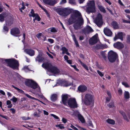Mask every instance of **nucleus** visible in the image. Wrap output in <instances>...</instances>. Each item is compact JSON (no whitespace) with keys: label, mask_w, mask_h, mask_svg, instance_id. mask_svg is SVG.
Instances as JSON below:
<instances>
[{"label":"nucleus","mask_w":130,"mask_h":130,"mask_svg":"<svg viewBox=\"0 0 130 130\" xmlns=\"http://www.w3.org/2000/svg\"><path fill=\"white\" fill-rule=\"evenodd\" d=\"M50 0H43V2L45 4L49 5Z\"/></svg>","instance_id":"nucleus-53"},{"label":"nucleus","mask_w":130,"mask_h":130,"mask_svg":"<svg viewBox=\"0 0 130 130\" xmlns=\"http://www.w3.org/2000/svg\"><path fill=\"white\" fill-rule=\"evenodd\" d=\"M51 99L53 102L55 101L57 99V95L56 94H53L51 96Z\"/></svg>","instance_id":"nucleus-26"},{"label":"nucleus","mask_w":130,"mask_h":130,"mask_svg":"<svg viewBox=\"0 0 130 130\" xmlns=\"http://www.w3.org/2000/svg\"><path fill=\"white\" fill-rule=\"evenodd\" d=\"M98 34H96L89 40V43L90 44L93 45L96 43L98 41Z\"/></svg>","instance_id":"nucleus-13"},{"label":"nucleus","mask_w":130,"mask_h":130,"mask_svg":"<svg viewBox=\"0 0 130 130\" xmlns=\"http://www.w3.org/2000/svg\"><path fill=\"white\" fill-rule=\"evenodd\" d=\"M124 97L126 100H127L130 98V94L129 92L125 91L123 93Z\"/></svg>","instance_id":"nucleus-24"},{"label":"nucleus","mask_w":130,"mask_h":130,"mask_svg":"<svg viewBox=\"0 0 130 130\" xmlns=\"http://www.w3.org/2000/svg\"><path fill=\"white\" fill-rule=\"evenodd\" d=\"M71 66L73 68L75 69V70L76 71H78L79 70L77 68L76 66Z\"/></svg>","instance_id":"nucleus-59"},{"label":"nucleus","mask_w":130,"mask_h":130,"mask_svg":"<svg viewBox=\"0 0 130 130\" xmlns=\"http://www.w3.org/2000/svg\"><path fill=\"white\" fill-rule=\"evenodd\" d=\"M77 112V116L78 118L79 119L82 123H84L85 122V119L83 117L79 114V112L78 111H76L75 112Z\"/></svg>","instance_id":"nucleus-22"},{"label":"nucleus","mask_w":130,"mask_h":130,"mask_svg":"<svg viewBox=\"0 0 130 130\" xmlns=\"http://www.w3.org/2000/svg\"><path fill=\"white\" fill-rule=\"evenodd\" d=\"M129 58V57L128 56H127V57L126 58H124V60L123 61L124 62H127L128 61V59Z\"/></svg>","instance_id":"nucleus-55"},{"label":"nucleus","mask_w":130,"mask_h":130,"mask_svg":"<svg viewBox=\"0 0 130 130\" xmlns=\"http://www.w3.org/2000/svg\"><path fill=\"white\" fill-rule=\"evenodd\" d=\"M10 33L12 35L16 37H18V35L20 33V31L19 29L17 28H14L11 30Z\"/></svg>","instance_id":"nucleus-15"},{"label":"nucleus","mask_w":130,"mask_h":130,"mask_svg":"<svg viewBox=\"0 0 130 130\" xmlns=\"http://www.w3.org/2000/svg\"><path fill=\"white\" fill-rule=\"evenodd\" d=\"M72 37L73 38V41L75 43L76 47H79V45L78 43V42L75 38V36L74 34H73L72 35Z\"/></svg>","instance_id":"nucleus-29"},{"label":"nucleus","mask_w":130,"mask_h":130,"mask_svg":"<svg viewBox=\"0 0 130 130\" xmlns=\"http://www.w3.org/2000/svg\"><path fill=\"white\" fill-rule=\"evenodd\" d=\"M48 31L49 33H51V32H56L58 31V29L54 27H52L48 28Z\"/></svg>","instance_id":"nucleus-27"},{"label":"nucleus","mask_w":130,"mask_h":130,"mask_svg":"<svg viewBox=\"0 0 130 130\" xmlns=\"http://www.w3.org/2000/svg\"><path fill=\"white\" fill-rule=\"evenodd\" d=\"M114 47L118 49H121L123 48L124 45L122 43L118 42L113 44Z\"/></svg>","instance_id":"nucleus-18"},{"label":"nucleus","mask_w":130,"mask_h":130,"mask_svg":"<svg viewBox=\"0 0 130 130\" xmlns=\"http://www.w3.org/2000/svg\"><path fill=\"white\" fill-rule=\"evenodd\" d=\"M30 13H31V14H29V15L30 17H33L34 16V15H35V14L34 13V10L33 9H32L31 10V11L30 12Z\"/></svg>","instance_id":"nucleus-44"},{"label":"nucleus","mask_w":130,"mask_h":130,"mask_svg":"<svg viewBox=\"0 0 130 130\" xmlns=\"http://www.w3.org/2000/svg\"><path fill=\"white\" fill-rule=\"evenodd\" d=\"M24 51L31 56H32L35 55V51L31 49H26L24 50Z\"/></svg>","instance_id":"nucleus-17"},{"label":"nucleus","mask_w":130,"mask_h":130,"mask_svg":"<svg viewBox=\"0 0 130 130\" xmlns=\"http://www.w3.org/2000/svg\"><path fill=\"white\" fill-rule=\"evenodd\" d=\"M87 89V87L84 85H80L78 88V90L80 92H84Z\"/></svg>","instance_id":"nucleus-19"},{"label":"nucleus","mask_w":130,"mask_h":130,"mask_svg":"<svg viewBox=\"0 0 130 130\" xmlns=\"http://www.w3.org/2000/svg\"><path fill=\"white\" fill-rule=\"evenodd\" d=\"M82 17L80 13L78 11H76L72 14L68 20V24L70 25L75 23L79 19V17Z\"/></svg>","instance_id":"nucleus-4"},{"label":"nucleus","mask_w":130,"mask_h":130,"mask_svg":"<svg viewBox=\"0 0 130 130\" xmlns=\"http://www.w3.org/2000/svg\"><path fill=\"white\" fill-rule=\"evenodd\" d=\"M44 58L42 56L40 55H38L36 58V61L40 62H41L44 60Z\"/></svg>","instance_id":"nucleus-23"},{"label":"nucleus","mask_w":130,"mask_h":130,"mask_svg":"<svg viewBox=\"0 0 130 130\" xmlns=\"http://www.w3.org/2000/svg\"><path fill=\"white\" fill-rule=\"evenodd\" d=\"M43 10L45 12L46 14L47 15V16L48 17H50V15L48 13L47 10L45 9H43Z\"/></svg>","instance_id":"nucleus-60"},{"label":"nucleus","mask_w":130,"mask_h":130,"mask_svg":"<svg viewBox=\"0 0 130 130\" xmlns=\"http://www.w3.org/2000/svg\"><path fill=\"white\" fill-rule=\"evenodd\" d=\"M101 56L103 57L104 59H106V56L105 55V54L104 52H101Z\"/></svg>","instance_id":"nucleus-40"},{"label":"nucleus","mask_w":130,"mask_h":130,"mask_svg":"<svg viewBox=\"0 0 130 130\" xmlns=\"http://www.w3.org/2000/svg\"><path fill=\"white\" fill-rule=\"evenodd\" d=\"M10 100L12 101L13 102H16L17 100V99L14 96H13L12 99H10Z\"/></svg>","instance_id":"nucleus-43"},{"label":"nucleus","mask_w":130,"mask_h":130,"mask_svg":"<svg viewBox=\"0 0 130 130\" xmlns=\"http://www.w3.org/2000/svg\"><path fill=\"white\" fill-rule=\"evenodd\" d=\"M62 121L64 123H66L67 122V120L66 119H65L64 118H62Z\"/></svg>","instance_id":"nucleus-64"},{"label":"nucleus","mask_w":130,"mask_h":130,"mask_svg":"<svg viewBox=\"0 0 130 130\" xmlns=\"http://www.w3.org/2000/svg\"><path fill=\"white\" fill-rule=\"evenodd\" d=\"M117 56V54L113 51H111L108 53L107 56L109 61L111 62H114L116 60Z\"/></svg>","instance_id":"nucleus-8"},{"label":"nucleus","mask_w":130,"mask_h":130,"mask_svg":"<svg viewBox=\"0 0 130 130\" xmlns=\"http://www.w3.org/2000/svg\"><path fill=\"white\" fill-rule=\"evenodd\" d=\"M97 73L101 77H102L104 76V74L99 70H98L97 71Z\"/></svg>","instance_id":"nucleus-47"},{"label":"nucleus","mask_w":130,"mask_h":130,"mask_svg":"<svg viewBox=\"0 0 130 130\" xmlns=\"http://www.w3.org/2000/svg\"><path fill=\"white\" fill-rule=\"evenodd\" d=\"M42 68L46 69L48 72L47 73L48 74V72H50L54 74H58L59 73L61 74L60 71L56 67L54 66H42Z\"/></svg>","instance_id":"nucleus-5"},{"label":"nucleus","mask_w":130,"mask_h":130,"mask_svg":"<svg viewBox=\"0 0 130 130\" xmlns=\"http://www.w3.org/2000/svg\"><path fill=\"white\" fill-rule=\"evenodd\" d=\"M122 85L124 86L126 88H128L129 87V86L128 83L125 81H123L122 82Z\"/></svg>","instance_id":"nucleus-37"},{"label":"nucleus","mask_w":130,"mask_h":130,"mask_svg":"<svg viewBox=\"0 0 130 130\" xmlns=\"http://www.w3.org/2000/svg\"><path fill=\"white\" fill-rule=\"evenodd\" d=\"M14 70H18L19 66H7Z\"/></svg>","instance_id":"nucleus-36"},{"label":"nucleus","mask_w":130,"mask_h":130,"mask_svg":"<svg viewBox=\"0 0 130 130\" xmlns=\"http://www.w3.org/2000/svg\"><path fill=\"white\" fill-rule=\"evenodd\" d=\"M35 17V18L33 19V21L34 22L36 20H37L38 21H40V18L39 16L36 13L35 15L34 16L32 17Z\"/></svg>","instance_id":"nucleus-30"},{"label":"nucleus","mask_w":130,"mask_h":130,"mask_svg":"<svg viewBox=\"0 0 130 130\" xmlns=\"http://www.w3.org/2000/svg\"><path fill=\"white\" fill-rule=\"evenodd\" d=\"M67 2L66 0H61L60 3V4H63Z\"/></svg>","instance_id":"nucleus-52"},{"label":"nucleus","mask_w":130,"mask_h":130,"mask_svg":"<svg viewBox=\"0 0 130 130\" xmlns=\"http://www.w3.org/2000/svg\"><path fill=\"white\" fill-rule=\"evenodd\" d=\"M79 19L74 24L73 27L74 29L76 30H78L81 29L82 26L84 23V20L82 17L79 18Z\"/></svg>","instance_id":"nucleus-9"},{"label":"nucleus","mask_w":130,"mask_h":130,"mask_svg":"<svg viewBox=\"0 0 130 130\" xmlns=\"http://www.w3.org/2000/svg\"><path fill=\"white\" fill-rule=\"evenodd\" d=\"M107 105L110 108H113L114 107V104L113 102H111L109 104H107Z\"/></svg>","instance_id":"nucleus-41"},{"label":"nucleus","mask_w":130,"mask_h":130,"mask_svg":"<svg viewBox=\"0 0 130 130\" xmlns=\"http://www.w3.org/2000/svg\"><path fill=\"white\" fill-rule=\"evenodd\" d=\"M70 127L74 129V130H79L77 128L75 127L74 126L72 125V124L70 125L69 126Z\"/></svg>","instance_id":"nucleus-50"},{"label":"nucleus","mask_w":130,"mask_h":130,"mask_svg":"<svg viewBox=\"0 0 130 130\" xmlns=\"http://www.w3.org/2000/svg\"><path fill=\"white\" fill-rule=\"evenodd\" d=\"M48 41L51 43H52L54 42V40L53 39H48Z\"/></svg>","instance_id":"nucleus-58"},{"label":"nucleus","mask_w":130,"mask_h":130,"mask_svg":"<svg viewBox=\"0 0 130 130\" xmlns=\"http://www.w3.org/2000/svg\"><path fill=\"white\" fill-rule=\"evenodd\" d=\"M55 126L56 127H59L61 129H64V128L63 125L62 124H57Z\"/></svg>","instance_id":"nucleus-39"},{"label":"nucleus","mask_w":130,"mask_h":130,"mask_svg":"<svg viewBox=\"0 0 130 130\" xmlns=\"http://www.w3.org/2000/svg\"><path fill=\"white\" fill-rule=\"evenodd\" d=\"M111 98V97H107L106 98V101H105L106 103H107L108 102H109Z\"/></svg>","instance_id":"nucleus-56"},{"label":"nucleus","mask_w":130,"mask_h":130,"mask_svg":"<svg viewBox=\"0 0 130 130\" xmlns=\"http://www.w3.org/2000/svg\"><path fill=\"white\" fill-rule=\"evenodd\" d=\"M72 83L70 82L65 80L59 79L57 81V84L64 87H68L71 86L72 84Z\"/></svg>","instance_id":"nucleus-12"},{"label":"nucleus","mask_w":130,"mask_h":130,"mask_svg":"<svg viewBox=\"0 0 130 130\" xmlns=\"http://www.w3.org/2000/svg\"><path fill=\"white\" fill-rule=\"evenodd\" d=\"M25 95L26 96H27L28 98H29L34 100H38L37 99H36L34 97H31L30 95L27 94H26Z\"/></svg>","instance_id":"nucleus-42"},{"label":"nucleus","mask_w":130,"mask_h":130,"mask_svg":"<svg viewBox=\"0 0 130 130\" xmlns=\"http://www.w3.org/2000/svg\"><path fill=\"white\" fill-rule=\"evenodd\" d=\"M25 84L27 86L30 87L34 89L37 88V91L32 92L34 94H38L39 96L41 98L45 99L44 96L41 94L40 92V87L37 83L31 79H26L25 81Z\"/></svg>","instance_id":"nucleus-1"},{"label":"nucleus","mask_w":130,"mask_h":130,"mask_svg":"<svg viewBox=\"0 0 130 130\" xmlns=\"http://www.w3.org/2000/svg\"><path fill=\"white\" fill-rule=\"evenodd\" d=\"M102 18V15L100 14L99 13L94 21L95 23L99 27H101L103 24Z\"/></svg>","instance_id":"nucleus-11"},{"label":"nucleus","mask_w":130,"mask_h":130,"mask_svg":"<svg viewBox=\"0 0 130 130\" xmlns=\"http://www.w3.org/2000/svg\"><path fill=\"white\" fill-rule=\"evenodd\" d=\"M51 116H52L54 117L56 119H59V120H58V121H59V118L57 116H56V115H55L52 114H51Z\"/></svg>","instance_id":"nucleus-48"},{"label":"nucleus","mask_w":130,"mask_h":130,"mask_svg":"<svg viewBox=\"0 0 130 130\" xmlns=\"http://www.w3.org/2000/svg\"><path fill=\"white\" fill-rule=\"evenodd\" d=\"M60 50H62V53L63 54H65L66 52L68 51V49L66 47L64 46L62 47L61 48Z\"/></svg>","instance_id":"nucleus-34"},{"label":"nucleus","mask_w":130,"mask_h":130,"mask_svg":"<svg viewBox=\"0 0 130 130\" xmlns=\"http://www.w3.org/2000/svg\"><path fill=\"white\" fill-rule=\"evenodd\" d=\"M7 16L6 14V13H3L0 14V21L3 22L4 20V18Z\"/></svg>","instance_id":"nucleus-25"},{"label":"nucleus","mask_w":130,"mask_h":130,"mask_svg":"<svg viewBox=\"0 0 130 130\" xmlns=\"http://www.w3.org/2000/svg\"><path fill=\"white\" fill-rule=\"evenodd\" d=\"M57 3V1L55 0H50L49 5L50 6H53Z\"/></svg>","instance_id":"nucleus-32"},{"label":"nucleus","mask_w":130,"mask_h":130,"mask_svg":"<svg viewBox=\"0 0 130 130\" xmlns=\"http://www.w3.org/2000/svg\"><path fill=\"white\" fill-rule=\"evenodd\" d=\"M17 91H18L19 92L21 93H23L24 92L22 90H21L19 88L18 89Z\"/></svg>","instance_id":"nucleus-63"},{"label":"nucleus","mask_w":130,"mask_h":130,"mask_svg":"<svg viewBox=\"0 0 130 130\" xmlns=\"http://www.w3.org/2000/svg\"><path fill=\"white\" fill-rule=\"evenodd\" d=\"M88 124L89 126H91L92 127H93V125L91 121H88Z\"/></svg>","instance_id":"nucleus-57"},{"label":"nucleus","mask_w":130,"mask_h":130,"mask_svg":"<svg viewBox=\"0 0 130 130\" xmlns=\"http://www.w3.org/2000/svg\"><path fill=\"white\" fill-rule=\"evenodd\" d=\"M93 96L90 94H86L84 98V102L85 104L87 105L93 104Z\"/></svg>","instance_id":"nucleus-7"},{"label":"nucleus","mask_w":130,"mask_h":130,"mask_svg":"<svg viewBox=\"0 0 130 130\" xmlns=\"http://www.w3.org/2000/svg\"><path fill=\"white\" fill-rule=\"evenodd\" d=\"M120 114L122 115L125 120H126L127 122L129 121L128 119L127 118L126 115L123 111L122 110H121L120 111Z\"/></svg>","instance_id":"nucleus-28"},{"label":"nucleus","mask_w":130,"mask_h":130,"mask_svg":"<svg viewBox=\"0 0 130 130\" xmlns=\"http://www.w3.org/2000/svg\"><path fill=\"white\" fill-rule=\"evenodd\" d=\"M34 116L37 117H40V115L37 112H34Z\"/></svg>","instance_id":"nucleus-51"},{"label":"nucleus","mask_w":130,"mask_h":130,"mask_svg":"<svg viewBox=\"0 0 130 130\" xmlns=\"http://www.w3.org/2000/svg\"><path fill=\"white\" fill-rule=\"evenodd\" d=\"M0 116L8 120L9 118L7 116H4L2 115L1 114H0Z\"/></svg>","instance_id":"nucleus-54"},{"label":"nucleus","mask_w":130,"mask_h":130,"mask_svg":"<svg viewBox=\"0 0 130 130\" xmlns=\"http://www.w3.org/2000/svg\"><path fill=\"white\" fill-rule=\"evenodd\" d=\"M106 48V46L103 45L96 44L95 46H94L92 47L93 49H103Z\"/></svg>","instance_id":"nucleus-21"},{"label":"nucleus","mask_w":130,"mask_h":130,"mask_svg":"<svg viewBox=\"0 0 130 130\" xmlns=\"http://www.w3.org/2000/svg\"><path fill=\"white\" fill-rule=\"evenodd\" d=\"M69 2L71 4H74L75 3V0H69Z\"/></svg>","instance_id":"nucleus-49"},{"label":"nucleus","mask_w":130,"mask_h":130,"mask_svg":"<svg viewBox=\"0 0 130 130\" xmlns=\"http://www.w3.org/2000/svg\"><path fill=\"white\" fill-rule=\"evenodd\" d=\"M21 118L23 120H27L30 119V118H29L28 117H21Z\"/></svg>","instance_id":"nucleus-46"},{"label":"nucleus","mask_w":130,"mask_h":130,"mask_svg":"<svg viewBox=\"0 0 130 130\" xmlns=\"http://www.w3.org/2000/svg\"><path fill=\"white\" fill-rule=\"evenodd\" d=\"M23 70L25 72H27L28 71H32L31 70H30L29 68L28 67V66H25L23 69Z\"/></svg>","instance_id":"nucleus-38"},{"label":"nucleus","mask_w":130,"mask_h":130,"mask_svg":"<svg viewBox=\"0 0 130 130\" xmlns=\"http://www.w3.org/2000/svg\"><path fill=\"white\" fill-rule=\"evenodd\" d=\"M10 110L11 111L12 113H14L15 112V110L13 108H11L10 109Z\"/></svg>","instance_id":"nucleus-61"},{"label":"nucleus","mask_w":130,"mask_h":130,"mask_svg":"<svg viewBox=\"0 0 130 130\" xmlns=\"http://www.w3.org/2000/svg\"><path fill=\"white\" fill-rule=\"evenodd\" d=\"M98 7L99 9L102 12L104 13H105L106 12L105 9L104 8V7L102 6L99 5H98Z\"/></svg>","instance_id":"nucleus-33"},{"label":"nucleus","mask_w":130,"mask_h":130,"mask_svg":"<svg viewBox=\"0 0 130 130\" xmlns=\"http://www.w3.org/2000/svg\"><path fill=\"white\" fill-rule=\"evenodd\" d=\"M111 25L114 28L117 29L118 27V25L116 22H112L111 23Z\"/></svg>","instance_id":"nucleus-31"},{"label":"nucleus","mask_w":130,"mask_h":130,"mask_svg":"<svg viewBox=\"0 0 130 130\" xmlns=\"http://www.w3.org/2000/svg\"><path fill=\"white\" fill-rule=\"evenodd\" d=\"M2 60L3 62H5L8 64H13L14 65H19V63L18 61L13 58L5 59H2Z\"/></svg>","instance_id":"nucleus-10"},{"label":"nucleus","mask_w":130,"mask_h":130,"mask_svg":"<svg viewBox=\"0 0 130 130\" xmlns=\"http://www.w3.org/2000/svg\"><path fill=\"white\" fill-rule=\"evenodd\" d=\"M123 34L122 32H120L118 33L117 35H116L115 37L114 38L115 41H116V40L118 39H119L121 40H123Z\"/></svg>","instance_id":"nucleus-20"},{"label":"nucleus","mask_w":130,"mask_h":130,"mask_svg":"<svg viewBox=\"0 0 130 130\" xmlns=\"http://www.w3.org/2000/svg\"><path fill=\"white\" fill-rule=\"evenodd\" d=\"M56 12L62 17H66L71 12L70 9L64 7L59 8L56 9Z\"/></svg>","instance_id":"nucleus-3"},{"label":"nucleus","mask_w":130,"mask_h":130,"mask_svg":"<svg viewBox=\"0 0 130 130\" xmlns=\"http://www.w3.org/2000/svg\"><path fill=\"white\" fill-rule=\"evenodd\" d=\"M42 34L41 33L38 34L36 36L38 38H40V37L41 36Z\"/></svg>","instance_id":"nucleus-62"},{"label":"nucleus","mask_w":130,"mask_h":130,"mask_svg":"<svg viewBox=\"0 0 130 130\" xmlns=\"http://www.w3.org/2000/svg\"><path fill=\"white\" fill-rule=\"evenodd\" d=\"M106 121L108 123L113 125L115 124V121L113 120L108 119Z\"/></svg>","instance_id":"nucleus-35"},{"label":"nucleus","mask_w":130,"mask_h":130,"mask_svg":"<svg viewBox=\"0 0 130 130\" xmlns=\"http://www.w3.org/2000/svg\"><path fill=\"white\" fill-rule=\"evenodd\" d=\"M86 7V11L88 13H93L96 11L94 2L93 1H90L87 3Z\"/></svg>","instance_id":"nucleus-6"},{"label":"nucleus","mask_w":130,"mask_h":130,"mask_svg":"<svg viewBox=\"0 0 130 130\" xmlns=\"http://www.w3.org/2000/svg\"><path fill=\"white\" fill-rule=\"evenodd\" d=\"M62 102L65 105H67V103L69 107L71 108H76L78 104L76 99L74 98H70L68 99V97L67 95H63Z\"/></svg>","instance_id":"nucleus-2"},{"label":"nucleus","mask_w":130,"mask_h":130,"mask_svg":"<svg viewBox=\"0 0 130 130\" xmlns=\"http://www.w3.org/2000/svg\"><path fill=\"white\" fill-rule=\"evenodd\" d=\"M82 31L85 35H86L90 33L93 32V30L90 26H87L82 30Z\"/></svg>","instance_id":"nucleus-14"},{"label":"nucleus","mask_w":130,"mask_h":130,"mask_svg":"<svg viewBox=\"0 0 130 130\" xmlns=\"http://www.w3.org/2000/svg\"><path fill=\"white\" fill-rule=\"evenodd\" d=\"M118 92L119 95H121L122 94V91L121 88H119L118 90Z\"/></svg>","instance_id":"nucleus-45"},{"label":"nucleus","mask_w":130,"mask_h":130,"mask_svg":"<svg viewBox=\"0 0 130 130\" xmlns=\"http://www.w3.org/2000/svg\"><path fill=\"white\" fill-rule=\"evenodd\" d=\"M103 31L104 34L106 36L109 37H111L112 36V32L107 27L105 28Z\"/></svg>","instance_id":"nucleus-16"}]
</instances>
